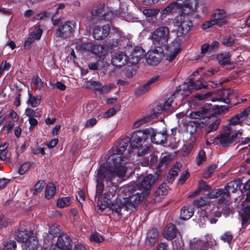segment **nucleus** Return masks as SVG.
Masks as SVG:
<instances>
[{"label": "nucleus", "mask_w": 250, "mask_h": 250, "mask_svg": "<svg viewBox=\"0 0 250 250\" xmlns=\"http://www.w3.org/2000/svg\"><path fill=\"white\" fill-rule=\"evenodd\" d=\"M75 22L66 21L61 23L54 34L56 38L66 39L69 37L74 31Z\"/></svg>", "instance_id": "13"}, {"label": "nucleus", "mask_w": 250, "mask_h": 250, "mask_svg": "<svg viewBox=\"0 0 250 250\" xmlns=\"http://www.w3.org/2000/svg\"><path fill=\"white\" fill-rule=\"evenodd\" d=\"M56 193V187L52 183H49L45 188V197L47 199L51 198Z\"/></svg>", "instance_id": "41"}, {"label": "nucleus", "mask_w": 250, "mask_h": 250, "mask_svg": "<svg viewBox=\"0 0 250 250\" xmlns=\"http://www.w3.org/2000/svg\"><path fill=\"white\" fill-rule=\"evenodd\" d=\"M150 138L153 144L164 145L167 139L164 133L158 132L155 129L150 127L135 131L132 134L131 144L133 146L141 147L146 140Z\"/></svg>", "instance_id": "4"}, {"label": "nucleus", "mask_w": 250, "mask_h": 250, "mask_svg": "<svg viewBox=\"0 0 250 250\" xmlns=\"http://www.w3.org/2000/svg\"><path fill=\"white\" fill-rule=\"evenodd\" d=\"M206 85L203 83V80L200 79L195 82L192 79H190L187 82H185L183 85V89H187L189 93H191L192 91L205 88Z\"/></svg>", "instance_id": "19"}, {"label": "nucleus", "mask_w": 250, "mask_h": 250, "mask_svg": "<svg viewBox=\"0 0 250 250\" xmlns=\"http://www.w3.org/2000/svg\"><path fill=\"white\" fill-rule=\"evenodd\" d=\"M181 165L180 164L178 163L176 166H174L171 168L169 172V177L170 179L172 180L178 175L179 171V167Z\"/></svg>", "instance_id": "49"}, {"label": "nucleus", "mask_w": 250, "mask_h": 250, "mask_svg": "<svg viewBox=\"0 0 250 250\" xmlns=\"http://www.w3.org/2000/svg\"><path fill=\"white\" fill-rule=\"evenodd\" d=\"M41 97L39 95L34 96L28 90L26 104L35 108L38 107L41 104Z\"/></svg>", "instance_id": "25"}, {"label": "nucleus", "mask_w": 250, "mask_h": 250, "mask_svg": "<svg viewBox=\"0 0 250 250\" xmlns=\"http://www.w3.org/2000/svg\"><path fill=\"white\" fill-rule=\"evenodd\" d=\"M74 250H89L88 246L82 243H78L76 244L74 247Z\"/></svg>", "instance_id": "64"}, {"label": "nucleus", "mask_w": 250, "mask_h": 250, "mask_svg": "<svg viewBox=\"0 0 250 250\" xmlns=\"http://www.w3.org/2000/svg\"><path fill=\"white\" fill-rule=\"evenodd\" d=\"M176 93L172 94L169 98L165 102L163 105L164 111L168 112H172L174 111V108L172 107V103L175 98V95Z\"/></svg>", "instance_id": "36"}, {"label": "nucleus", "mask_w": 250, "mask_h": 250, "mask_svg": "<svg viewBox=\"0 0 250 250\" xmlns=\"http://www.w3.org/2000/svg\"><path fill=\"white\" fill-rule=\"evenodd\" d=\"M222 42L226 46H230L234 43V39L230 36H227L223 39Z\"/></svg>", "instance_id": "56"}, {"label": "nucleus", "mask_w": 250, "mask_h": 250, "mask_svg": "<svg viewBox=\"0 0 250 250\" xmlns=\"http://www.w3.org/2000/svg\"><path fill=\"white\" fill-rule=\"evenodd\" d=\"M164 111L162 104H159L156 105L153 109L152 114H151V117L152 118H154L159 115H160L162 112Z\"/></svg>", "instance_id": "50"}, {"label": "nucleus", "mask_w": 250, "mask_h": 250, "mask_svg": "<svg viewBox=\"0 0 250 250\" xmlns=\"http://www.w3.org/2000/svg\"><path fill=\"white\" fill-rule=\"evenodd\" d=\"M230 57L231 55L229 53L224 52L219 54L216 58L220 65L225 66L230 64Z\"/></svg>", "instance_id": "29"}, {"label": "nucleus", "mask_w": 250, "mask_h": 250, "mask_svg": "<svg viewBox=\"0 0 250 250\" xmlns=\"http://www.w3.org/2000/svg\"><path fill=\"white\" fill-rule=\"evenodd\" d=\"M193 209L189 206H184L181 209L180 217L184 220L190 219L193 215Z\"/></svg>", "instance_id": "30"}, {"label": "nucleus", "mask_w": 250, "mask_h": 250, "mask_svg": "<svg viewBox=\"0 0 250 250\" xmlns=\"http://www.w3.org/2000/svg\"><path fill=\"white\" fill-rule=\"evenodd\" d=\"M250 116V106L245 108L244 110L235 115L230 119V123L231 125L240 124L245 121Z\"/></svg>", "instance_id": "21"}, {"label": "nucleus", "mask_w": 250, "mask_h": 250, "mask_svg": "<svg viewBox=\"0 0 250 250\" xmlns=\"http://www.w3.org/2000/svg\"><path fill=\"white\" fill-rule=\"evenodd\" d=\"M15 238L18 242L25 243L26 250H37L38 240L33 232L27 230L25 226L19 227L15 232Z\"/></svg>", "instance_id": "6"}, {"label": "nucleus", "mask_w": 250, "mask_h": 250, "mask_svg": "<svg viewBox=\"0 0 250 250\" xmlns=\"http://www.w3.org/2000/svg\"><path fill=\"white\" fill-rule=\"evenodd\" d=\"M158 232L156 229H151L147 234L146 242L150 245H154L157 241Z\"/></svg>", "instance_id": "35"}, {"label": "nucleus", "mask_w": 250, "mask_h": 250, "mask_svg": "<svg viewBox=\"0 0 250 250\" xmlns=\"http://www.w3.org/2000/svg\"><path fill=\"white\" fill-rule=\"evenodd\" d=\"M170 31L167 26H161L155 29L151 35L152 42L158 48L165 47L168 43Z\"/></svg>", "instance_id": "10"}, {"label": "nucleus", "mask_w": 250, "mask_h": 250, "mask_svg": "<svg viewBox=\"0 0 250 250\" xmlns=\"http://www.w3.org/2000/svg\"><path fill=\"white\" fill-rule=\"evenodd\" d=\"M110 29V27L109 24H104L102 26H95L93 29V37L96 40H102L108 36Z\"/></svg>", "instance_id": "17"}, {"label": "nucleus", "mask_w": 250, "mask_h": 250, "mask_svg": "<svg viewBox=\"0 0 250 250\" xmlns=\"http://www.w3.org/2000/svg\"><path fill=\"white\" fill-rule=\"evenodd\" d=\"M207 191L208 192L207 195L208 199L218 198L219 196H221L222 198L226 197V193L223 189H215L210 191L209 187L208 190Z\"/></svg>", "instance_id": "31"}, {"label": "nucleus", "mask_w": 250, "mask_h": 250, "mask_svg": "<svg viewBox=\"0 0 250 250\" xmlns=\"http://www.w3.org/2000/svg\"><path fill=\"white\" fill-rule=\"evenodd\" d=\"M65 4L63 3H60L58 7L56 8V11L54 13H51L49 12L43 11L41 12L40 13L37 14L35 19L36 20H44L45 18L46 17L52 16L55 17L58 13L59 10L62 9L64 8Z\"/></svg>", "instance_id": "24"}, {"label": "nucleus", "mask_w": 250, "mask_h": 250, "mask_svg": "<svg viewBox=\"0 0 250 250\" xmlns=\"http://www.w3.org/2000/svg\"><path fill=\"white\" fill-rule=\"evenodd\" d=\"M132 136L129 139L126 137L120 140L113 150V153L108 158L106 165L107 167L113 170L120 178L124 177L127 170L126 163H128V159L124 155L127 147L130 143L131 146L133 148L138 149V154L141 156L144 155L149 149V146H144L141 147L133 146L131 144Z\"/></svg>", "instance_id": "2"}, {"label": "nucleus", "mask_w": 250, "mask_h": 250, "mask_svg": "<svg viewBox=\"0 0 250 250\" xmlns=\"http://www.w3.org/2000/svg\"><path fill=\"white\" fill-rule=\"evenodd\" d=\"M44 185L45 183L43 181L38 182L34 186V193H37L41 191L43 189Z\"/></svg>", "instance_id": "59"}, {"label": "nucleus", "mask_w": 250, "mask_h": 250, "mask_svg": "<svg viewBox=\"0 0 250 250\" xmlns=\"http://www.w3.org/2000/svg\"><path fill=\"white\" fill-rule=\"evenodd\" d=\"M115 176H118L113 170H111L110 168L107 167L105 164H103L100 166L96 175L97 182L96 197L101 196L103 192L104 185L103 182L104 180L106 179L108 181H112Z\"/></svg>", "instance_id": "9"}, {"label": "nucleus", "mask_w": 250, "mask_h": 250, "mask_svg": "<svg viewBox=\"0 0 250 250\" xmlns=\"http://www.w3.org/2000/svg\"><path fill=\"white\" fill-rule=\"evenodd\" d=\"M31 167V164L29 162L24 163L21 165L19 168L18 173L20 175L24 174Z\"/></svg>", "instance_id": "53"}, {"label": "nucleus", "mask_w": 250, "mask_h": 250, "mask_svg": "<svg viewBox=\"0 0 250 250\" xmlns=\"http://www.w3.org/2000/svg\"><path fill=\"white\" fill-rule=\"evenodd\" d=\"M171 160V157L169 154H166L163 156L160 162V166L167 165Z\"/></svg>", "instance_id": "61"}, {"label": "nucleus", "mask_w": 250, "mask_h": 250, "mask_svg": "<svg viewBox=\"0 0 250 250\" xmlns=\"http://www.w3.org/2000/svg\"><path fill=\"white\" fill-rule=\"evenodd\" d=\"M72 44L75 45L77 50L91 52L101 59L104 58L106 54L103 46L94 44L86 38L76 39L72 41Z\"/></svg>", "instance_id": "8"}, {"label": "nucleus", "mask_w": 250, "mask_h": 250, "mask_svg": "<svg viewBox=\"0 0 250 250\" xmlns=\"http://www.w3.org/2000/svg\"><path fill=\"white\" fill-rule=\"evenodd\" d=\"M190 4H188L186 8L183 9L182 12L179 13L173 19L172 23L176 27L177 36L187 35L192 28L190 16L196 11L197 2H191Z\"/></svg>", "instance_id": "3"}, {"label": "nucleus", "mask_w": 250, "mask_h": 250, "mask_svg": "<svg viewBox=\"0 0 250 250\" xmlns=\"http://www.w3.org/2000/svg\"><path fill=\"white\" fill-rule=\"evenodd\" d=\"M209 203V201L207 197H201L198 199L195 200L193 201V205L197 208L202 207L206 205Z\"/></svg>", "instance_id": "47"}, {"label": "nucleus", "mask_w": 250, "mask_h": 250, "mask_svg": "<svg viewBox=\"0 0 250 250\" xmlns=\"http://www.w3.org/2000/svg\"><path fill=\"white\" fill-rule=\"evenodd\" d=\"M46 150L45 147H38L36 148H34L32 149V152L33 154L35 155H44L45 151Z\"/></svg>", "instance_id": "62"}, {"label": "nucleus", "mask_w": 250, "mask_h": 250, "mask_svg": "<svg viewBox=\"0 0 250 250\" xmlns=\"http://www.w3.org/2000/svg\"><path fill=\"white\" fill-rule=\"evenodd\" d=\"M215 25H217V22L214 19L211 18L210 20L208 21L203 23L202 28L203 30H206Z\"/></svg>", "instance_id": "55"}, {"label": "nucleus", "mask_w": 250, "mask_h": 250, "mask_svg": "<svg viewBox=\"0 0 250 250\" xmlns=\"http://www.w3.org/2000/svg\"><path fill=\"white\" fill-rule=\"evenodd\" d=\"M151 85L147 82L143 85L139 87L135 91V94L137 95H141L148 91L151 88Z\"/></svg>", "instance_id": "48"}, {"label": "nucleus", "mask_w": 250, "mask_h": 250, "mask_svg": "<svg viewBox=\"0 0 250 250\" xmlns=\"http://www.w3.org/2000/svg\"><path fill=\"white\" fill-rule=\"evenodd\" d=\"M181 50V43L179 40H175L169 44L166 52H163V56L169 62L173 61Z\"/></svg>", "instance_id": "14"}, {"label": "nucleus", "mask_w": 250, "mask_h": 250, "mask_svg": "<svg viewBox=\"0 0 250 250\" xmlns=\"http://www.w3.org/2000/svg\"><path fill=\"white\" fill-rule=\"evenodd\" d=\"M216 95L219 96V97L215 98L212 96L213 93L209 92L205 95H197L196 97L199 100L206 99L212 102H219L220 104H214L213 107L222 111H225L228 108L222 104H229L230 106L235 104H234L231 103L232 99L235 97L232 89H225L218 91Z\"/></svg>", "instance_id": "5"}, {"label": "nucleus", "mask_w": 250, "mask_h": 250, "mask_svg": "<svg viewBox=\"0 0 250 250\" xmlns=\"http://www.w3.org/2000/svg\"><path fill=\"white\" fill-rule=\"evenodd\" d=\"M220 123V120L219 119L213 118L210 119L206 125L205 129L206 131L208 133L216 131L218 128Z\"/></svg>", "instance_id": "28"}, {"label": "nucleus", "mask_w": 250, "mask_h": 250, "mask_svg": "<svg viewBox=\"0 0 250 250\" xmlns=\"http://www.w3.org/2000/svg\"><path fill=\"white\" fill-rule=\"evenodd\" d=\"M211 18L217 22V25L220 26L227 22V14L223 9H216L211 14Z\"/></svg>", "instance_id": "22"}, {"label": "nucleus", "mask_w": 250, "mask_h": 250, "mask_svg": "<svg viewBox=\"0 0 250 250\" xmlns=\"http://www.w3.org/2000/svg\"><path fill=\"white\" fill-rule=\"evenodd\" d=\"M111 208L113 211L118 214H121L122 210H125V200L122 202L121 199H116L112 203Z\"/></svg>", "instance_id": "33"}, {"label": "nucleus", "mask_w": 250, "mask_h": 250, "mask_svg": "<svg viewBox=\"0 0 250 250\" xmlns=\"http://www.w3.org/2000/svg\"><path fill=\"white\" fill-rule=\"evenodd\" d=\"M208 188L209 186L206 184V182L203 180H200L199 182L198 188L194 192L190 193V194L188 195V197L190 198L192 196L197 195L200 193H204L206 191H208Z\"/></svg>", "instance_id": "32"}, {"label": "nucleus", "mask_w": 250, "mask_h": 250, "mask_svg": "<svg viewBox=\"0 0 250 250\" xmlns=\"http://www.w3.org/2000/svg\"><path fill=\"white\" fill-rule=\"evenodd\" d=\"M207 111V109L202 107L198 111L191 112L189 114V117L191 119L200 120L206 116Z\"/></svg>", "instance_id": "34"}, {"label": "nucleus", "mask_w": 250, "mask_h": 250, "mask_svg": "<svg viewBox=\"0 0 250 250\" xmlns=\"http://www.w3.org/2000/svg\"><path fill=\"white\" fill-rule=\"evenodd\" d=\"M71 200L69 197H62L59 198L57 202V206L59 208H64L70 204Z\"/></svg>", "instance_id": "44"}, {"label": "nucleus", "mask_w": 250, "mask_h": 250, "mask_svg": "<svg viewBox=\"0 0 250 250\" xmlns=\"http://www.w3.org/2000/svg\"><path fill=\"white\" fill-rule=\"evenodd\" d=\"M128 61V58L125 53L118 52L113 55L111 63L115 67H121L125 65Z\"/></svg>", "instance_id": "20"}, {"label": "nucleus", "mask_w": 250, "mask_h": 250, "mask_svg": "<svg viewBox=\"0 0 250 250\" xmlns=\"http://www.w3.org/2000/svg\"><path fill=\"white\" fill-rule=\"evenodd\" d=\"M114 87L115 84L114 83H110L103 86L101 85V87L98 88V91L101 93L108 92Z\"/></svg>", "instance_id": "52"}, {"label": "nucleus", "mask_w": 250, "mask_h": 250, "mask_svg": "<svg viewBox=\"0 0 250 250\" xmlns=\"http://www.w3.org/2000/svg\"><path fill=\"white\" fill-rule=\"evenodd\" d=\"M97 121L96 118H92L88 119L84 123V126L85 128H90L97 124Z\"/></svg>", "instance_id": "60"}, {"label": "nucleus", "mask_w": 250, "mask_h": 250, "mask_svg": "<svg viewBox=\"0 0 250 250\" xmlns=\"http://www.w3.org/2000/svg\"><path fill=\"white\" fill-rule=\"evenodd\" d=\"M42 30L39 26L35 27L34 30L31 33L30 37L25 42V45H29L33 42L34 39L39 40L42 35Z\"/></svg>", "instance_id": "26"}, {"label": "nucleus", "mask_w": 250, "mask_h": 250, "mask_svg": "<svg viewBox=\"0 0 250 250\" xmlns=\"http://www.w3.org/2000/svg\"><path fill=\"white\" fill-rule=\"evenodd\" d=\"M232 238V234L230 232H225L221 236V240L225 242H227L228 243H229L231 241Z\"/></svg>", "instance_id": "58"}, {"label": "nucleus", "mask_w": 250, "mask_h": 250, "mask_svg": "<svg viewBox=\"0 0 250 250\" xmlns=\"http://www.w3.org/2000/svg\"><path fill=\"white\" fill-rule=\"evenodd\" d=\"M163 48L159 47L153 48L149 50L146 57L147 63L150 65H156L162 59L163 56Z\"/></svg>", "instance_id": "16"}, {"label": "nucleus", "mask_w": 250, "mask_h": 250, "mask_svg": "<svg viewBox=\"0 0 250 250\" xmlns=\"http://www.w3.org/2000/svg\"><path fill=\"white\" fill-rule=\"evenodd\" d=\"M89 239L91 241L98 243H101L104 240L103 237L96 232L92 233L90 236Z\"/></svg>", "instance_id": "51"}, {"label": "nucleus", "mask_w": 250, "mask_h": 250, "mask_svg": "<svg viewBox=\"0 0 250 250\" xmlns=\"http://www.w3.org/2000/svg\"><path fill=\"white\" fill-rule=\"evenodd\" d=\"M24 115L26 117H28L29 118H30L34 117H40L42 114L39 109L34 110L31 108H27L25 110Z\"/></svg>", "instance_id": "40"}, {"label": "nucleus", "mask_w": 250, "mask_h": 250, "mask_svg": "<svg viewBox=\"0 0 250 250\" xmlns=\"http://www.w3.org/2000/svg\"><path fill=\"white\" fill-rule=\"evenodd\" d=\"M55 246L61 250H70L72 247L71 240L67 234L63 233L58 237Z\"/></svg>", "instance_id": "18"}, {"label": "nucleus", "mask_w": 250, "mask_h": 250, "mask_svg": "<svg viewBox=\"0 0 250 250\" xmlns=\"http://www.w3.org/2000/svg\"><path fill=\"white\" fill-rule=\"evenodd\" d=\"M230 125H234L229 122V125L225 127L222 133L212 140L215 144H219L222 146H227L237 141L242 136V132L241 131L234 130Z\"/></svg>", "instance_id": "7"}, {"label": "nucleus", "mask_w": 250, "mask_h": 250, "mask_svg": "<svg viewBox=\"0 0 250 250\" xmlns=\"http://www.w3.org/2000/svg\"><path fill=\"white\" fill-rule=\"evenodd\" d=\"M143 13L147 17L152 18L156 16L159 12V10L158 9H145L143 11Z\"/></svg>", "instance_id": "46"}, {"label": "nucleus", "mask_w": 250, "mask_h": 250, "mask_svg": "<svg viewBox=\"0 0 250 250\" xmlns=\"http://www.w3.org/2000/svg\"><path fill=\"white\" fill-rule=\"evenodd\" d=\"M206 160V155L205 151L204 150H201L198 153V156L196 159L197 163L198 165L202 164Z\"/></svg>", "instance_id": "54"}, {"label": "nucleus", "mask_w": 250, "mask_h": 250, "mask_svg": "<svg viewBox=\"0 0 250 250\" xmlns=\"http://www.w3.org/2000/svg\"><path fill=\"white\" fill-rule=\"evenodd\" d=\"M150 120L149 116H145L136 120L132 125L133 128H137L147 123Z\"/></svg>", "instance_id": "45"}, {"label": "nucleus", "mask_w": 250, "mask_h": 250, "mask_svg": "<svg viewBox=\"0 0 250 250\" xmlns=\"http://www.w3.org/2000/svg\"><path fill=\"white\" fill-rule=\"evenodd\" d=\"M49 232L54 237L56 236L60 232V229L58 227L52 226L49 228Z\"/></svg>", "instance_id": "63"}, {"label": "nucleus", "mask_w": 250, "mask_h": 250, "mask_svg": "<svg viewBox=\"0 0 250 250\" xmlns=\"http://www.w3.org/2000/svg\"><path fill=\"white\" fill-rule=\"evenodd\" d=\"M104 5L100 4L98 7L94 6L91 11V17L89 19V22L91 24L97 23L102 20H109L110 18L108 16L112 15V12H109L107 14H103Z\"/></svg>", "instance_id": "12"}, {"label": "nucleus", "mask_w": 250, "mask_h": 250, "mask_svg": "<svg viewBox=\"0 0 250 250\" xmlns=\"http://www.w3.org/2000/svg\"><path fill=\"white\" fill-rule=\"evenodd\" d=\"M16 243L14 241H9L4 245L3 250H15Z\"/></svg>", "instance_id": "57"}, {"label": "nucleus", "mask_w": 250, "mask_h": 250, "mask_svg": "<svg viewBox=\"0 0 250 250\" xmlns=\"http://www.w3.org/2000/svg\"><path fill=\"white\" fill-rule=\"evenodd\" d=\"M158 176L157 172L154 175L149 174L146 176H141L138 180V184H130L120 189V195L122 193L125 195V197H123L125 210L132 212L137 209L142 199L149 194L150 188Z\"/></svg>", "instance_id": "1"}, {"label": "nucleus", "mask_w": 250, "mask_h": 250, "mask_svg": "<svg viewBox=\"0 0 250 250\" xmlns=\"http://www.w3.org/2000/svg\"><path fill=\"white\" fill-rule=\"evenodd\" d=\"M120 16L124 20L131 22L134 21V18L132 15L127 12V7L125 6L120 10Z\"/></svg>", "instance_id": "39"}, {"label": "nucleus", "mask_w": 250, "mask_h": 250, "mask_svg": "<svg viewBox=\"0 0 250 250\" xmlns=\"http://www.w3.org/2000/svg\"><path fill=\"white\" fill-rule=\"evenodd\" d=\"M126 51L129 53L128 61L132 64H135L139 62L145 55V51L141 46H135L133 49H130L128 45L126 48Z\"/></svg>", "instance_id": "15"}, {"label": "nucleus", "mask_w": 250, "mask_h": 250, "mask_svg": "<svg viewBox=\"0 0 250 250\" xmlns=\"http://www.w3.org/2000/svg\"><path fill=\"white\" fill-rule=\"evenodd\" d=\"M85 85L89 89L98 91V88L102 85V83L100 81L89 80L85 82Z\"/></svg>", "instance_id": "42"}, {"label": "nucleus", "mask_w": 250, "mask_h": 250, "mask_svg": "<svg viewBox=\"0 0 250 250\" xmlns=\"http://www.w3.org/2000/svg\"><path fill=\"white\" fill-rule=\"evenodd\" d=\"M196 3V0H176L168 4L167 6L162 11V14L164 15H168L173 14L177 12L178 10L180 9L182 12L183 8H186L188 4H190L191 2Z\"/></svg>", "instance_id": "11"}, {"label": "nucleus", "mask_w": 250, "mask_h": 250, "mask_svg": "<svg viewBox=\"0 0 250 250\" xmlns=\"http://www.w3.org/2000/svg\"><path fill=\"white\" fill-rule=\"evenodd\" d=\"M167 193V190L166 188V184H162L159 188L156 190L155 192V196L157 198L159 197V199H156L158 201L163 198Z\"/></svg>", "instance_id": "37"}, {"label": "nucleus", "mask_w": 250, "mask_h": 250, "mask_svg": "<svg viewBox=\"0 0 250 250\" xmlns=\"http://www.w3.org/2000/svg\"><path fill=\"white\" fill-rule=\"evenodd\" d=\"M241 217L242 226L246 225L250 219V205L244 208Z\"/></svg>", "instance_id": "38"}, {"label": "nucleus", "mask_w": 250, "mask_h": 250, "mask_svg": "<svg viewBox=\"0 0 250 250\" xmlns=\"http://www.w3.org/2000/svg\"><path fill=\"white\" fill-rule=\"evenodd\" d=\"M240 188V181H233L229 182L223 189L226 193V196L229 193H235Z\"/></svg>", "instance_id": "27"}, {"label": "nucleus", "mask_w": 250, "mask_h": 250, "mask_svg": "<svg viewBox=\"0 0 250 250\" xmlns=\"http://www.w3.org/2000/svg\"><path fill=\"white\" fill-rule=\"evenodd\" d=\"M177 232L175 226L172 224H169L165 228L163 234L164 238L170 240L176 237Z\"/></svg>", "instance_id": "23"}, {"label": "nucleus", "mask_w": 250, "mask_h": 250, "mask_svg": "<svg viewBox=\"0 0 250 250\" xmlns=\"http://www.w3.org/2000/svg\"><path fill=\"white\" fill-rule=\"evenodd\" d=\"M199 128L198 123L195 122H190L188 124L187 126V131L189 132L191 135H194Z\"/></svg>", "instance_id": "43"}]
</instances>
